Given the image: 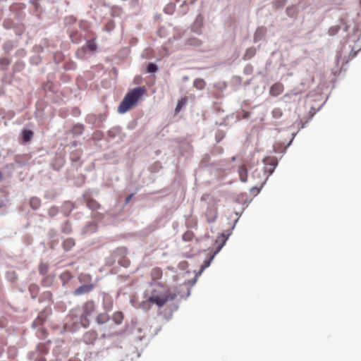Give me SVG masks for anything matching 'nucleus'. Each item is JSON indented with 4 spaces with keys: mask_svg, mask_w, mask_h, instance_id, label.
<instances>
[{
    "mask_svg": "<svg viewBox=\"0 0 361 361\" xmlns=\"http://www.w3.org/2000/svg\"><path fill=\"white\" fill-rule=\"evenodd\" d=\"M176 296V294L172 292L171 289L154 281L145 291L144 298L145 300L140 303V307L145 310H148L151 304H154L161 307L168 301L173 300Z\"/></svg>",
    "mask_w": 361,
    "mask_h": 361,
    "instance_id": "f257e3e1",
    "label": "nucleus"
},
{
    "mask_svg": "<svg viewBox=\"0 0 361 361\" xmlns=\"http://www.w3.org/2000/svg\"><path fill=\"white\" fill-rule=\"evenodd\" d=\"M144 87H138L133 89L127 93L118 107L120 114H125L134 106L145 94Z\"/></svg>",
    "mask_w": 361,
    "mask_h": 361,
    "instance_id": "f03ea898",
    "label": "nucleus"
},
{
    "mask_svg": "<svg viewBox=\"0 0 361 361\" xmlns=\"http://www.w3.org/2000/svg\"><path fill=\"white\" fill-rule=\"evenodd\" d=\"M219 239L221 240L222 241V243L219 245V247H218L217 250L214 253L213 255L211 256V257L209 258V260L207 261H205L204 262V264L202 265L201 267V269L199 271V275H200L203 271L207 268L210 264H211V262L212 261V259H214V256L221 250V248L224 247L225 243H226V238H225L224 235V234H221L219 237Z\"/></svg>",
    "mask_w": 361,
    "mask_h": 361,
    "instance_id": "7ed1b4c3",
    "label": "nucleus"
},
{
    "mask_svg": "<svg viewBox=\"0 0 361 361\" xmlns=\"http://www.w3.org/2000/svg\"><path fill=\"white\" fill-rule=\"evenodd\" d=\"M340 29H343V31L347 32L348 30V26L343 22L341 23V25H334L329 28V35H335L338 33Z\"/></svg>",
    "mask_w": 361,
    "mask_h": 361,
    "instance_id": "20e7f679",
    "label": "nucleus"
},
{
    "mask_svg": "<svg viewBox=\"0 0 361 361\" xmlns=\"http://www.w3.org/2000/svg\"><path fill=\"white\" fill-rule=\"evenodd\" d=\"M283 91V86L281 83H276L270 88V94L272 96H278Z\"/></svg>",
    "mask_w": 361,
    "mask_h": 361,
    "instance_id": "39448f33",
    "label": "nucleus"
},
{
    "mask_svg": "<svg viewBox=\"0 0 361 361\" xmlns=\"http://www.w3.org/2000/svg\"><path fill=\"white\" fill-rule=\"evenodd\" d=\"M93 288L92 285H82L74 290V294L79 295L84 293H87L92 290Z\"/></svg>",
    "mask_w": 361,
    "mask_h": 361,
    "instance_id": "423d86ee",
    "label": "nucleus"
},
{
    "mask_svg": "<svg viewBox=\"0 0 361 361\" xmlns=\"http://www.w3.org/2000/svg\"><path fill=\"white\" fill-rule=\"evenodd\" d=\"M206 216L208 222H214L217 217L216 209H208L206 212Z\"/></svg>",
    "mask_w": 361,
    "mask_h": 361,
    "instance_id": "0eeeda50",
    "label": "nucleus"
},
{
    "mask_svg": "<svg viewBox=\"0 0 361 361\" xmlns=\"http://www.w3.org/2000/svg\"><path fill=\"white\" fill-rule=\"evenodd\" d=\"M238 173L240 176V179L242 182L245 183L247 181V169L245 168V166L240 167L238 170Z\"/></svg>",
    "mask_w": 361,
    "mask_h": 361,
    "instance_id": "6e6552de",
    "label": "nucleus"
},
{
    "mask_svg": "<svg viewBox=\"0 0 361 361\" xmlns=\"http://www.w3.org/2000/svg\"><path fill=\"white\" fill-rule=\"evenodd\" d=\"M123 314L121 312H116L113 315V319L116 324H120L123 320Z\"/></svg>",
    "mask_w": 361,
    "mask_h": 361,
    "instance_id": "1a4fd4ad",
    "label": "nucleus"
},
{
    "mask_svg": "<svg viewBox=\"0 0 361 361\" xmlns=\"http://www.w3.org/2000/svg\"><path fill=\"white\" fill-rule=\"evenodd\" d=\"M204 85L205 82L202 79L197 78L194 81V86L198 90L203 89Z\"/></svg>",
    "mask_w": 361,
    "mask_h": 361,
    "instance_id": "9d476101",
    "label": "nucleus"
},
{
    "mask_svg": "<svg viewBox=\"0 0 361 361\" xmlns=\"http://www.w3.org/2000/svg\"><path fill=\"white\" fill-rule=\"evenodd\" d=\"M31 207L34 209H37L40 205V201L37 197H32L30 199Z\"/></svg>",
    "mask_w": 361,
    "mask_h": 361,
    "instance_id": "9b49d317",
    "label": "nucleus"
},
{
    "mask_svg": "<svg viewBox=\"0 0 361 361\" xmlns=\"http://www.w3.org/2000/svg\"><path fill=\"white\" fill-rule=\"evenodd\" d=\"M73 245L74 242L71 239H67L63 242V247L66 250H70Z\"/></svg>",
    "mask_w": 361,
    "mask_h": 361,
    "instance_id": "f8f14e48",
    "label": "nucleus"
},
{
    "mask_svg": "<svg viewBox=\"0 0 361 361\" xmlns=\"http://www.w3.org/2000/svg\"><path fill=\"white\" fill-rule=\"evenodd\" d=\"M32 135L33 133L31 130H25L23 133V140L25 142L29 141L32 137Z\"/></svg>",
    "mask_w": 361,
    "mask_h": 361,
    "instance_id": "ddd939ff",
    "label": "nucleus"
},
{
    "mask_svg": "<svg viewBox=\"0 0 361 361\" xmlns=\"http://www.w3.org/2000/svg\"><path fill=\"white\" fill-rule=\"evenodd\" d=\"M152 277L154 279H159L161 277V271L159 269H154L152 273Z\"/></svg>",
    "mask_w": 361,
    "mask_h": 361,
    "instance_id": "4468645a",
    "label": "nucleus"
},
{
    "mask_svg": "<svg viewBox=\"0 0 361 361\" xmlns=\"http://www.w3.org/2000/svg\"><path fill=\"white\" fill-rule=\"evenodd\" d=\"M157 68L156 66V65L153 64V63H149L148 66H147V71L148 73H154L157 71Z\"/></svg>",
    "mask_w": 361,
    "mask_h": 361,
    "instance_id": "2eb2a0df",
    "label": "nucleus"
},
{
    "mask_svg": "<svg viewBox=\"0 0 361 361\" xmlns=\"http://www.w3.org/2000/svg\"><path fill=\"white\" fill-rule=\"evenodd\" d=\"M273 116L275 118H279L282 115V111L280 109H274L272 111Z\"/></svg>",
    "mask_w": 361,
    "mask_h": 361,
    "instance_id": "dca6fc26",
    "label": "nucleus"
},
{
    "mask_svg": "<svg viewBox=\"0 0 361 361\" xmlns=\"http://www.w3.org/2000/svg\"><path fill=\"white\" fill-rule=\"evenodd\" d=\"M254 54L255 51L253 49H248L245 54V58L249 59L254 55Z\"/></svg>",
    "mask_w": 361,
    "mask_h": 361,
    "instance_id": "f3484780",
    "label": "nucleus"
},
{
    "mask_svg": "<svg viewBox=\"0 0 361 361\" xmlns=\"http://www.w3.org/2000/svg\"><path fill=\"white\" fill-rule=\"evenodd\" d=\"M185 104V99H180L178 104H177V106H176V111H179L181 107Z\"/></svg>",
    "mask_w": 361,
    "mask_h": 361,
    "instance_id": "a211bd4d",
    "label": "nucleus"
},
{
    "mask_svg": "<svg viewBox=\"0 0 361 361\" xmlns=\"http://www.w3.org/2000/svg\"><path fill=\"white\" fill-rule=\"evenodd\" d=\"M86 49H88L90 51H94L96 49V44L94 42H90Z\"/></svg>",
    "mask_w": 361,
    "mask_h": 361,
    "instance_id": "6ab92c4d",
    "label": "nucleus"
},
{
    "mask_svg": "<svg viewBox=\"0 0 361 361\" xmlns=\"http://www.w3.org/2000/svg\"><path fill=\"white\" fill-rule=\"evenodd\" d=\"M190 44L193 46H199L200 44V41L196 39H191L190 40Z\"/></svg>",
    "mask_w": 361,
    "mask_h": 361,
    "instance_id": "aec40b11",
    "label": "nucleus"
},
{
    "mask_svg": "<svg viewBox=\"0 0 361 361\" xmlns=\"http://www.w3.org/2000/svg\"><path fill=\"white\" fill-rule=\"evenodd\" d=\"M97 320L98 323H104L106 320V318L104 316H99Z\"/></svg>",
    "mask_w": 361,
    "mask_h": 361,
    "instance_id": "412c9836",
    "label": "nucleus"
},
{
    "mask_svg": "<svg viewBox=\"0 0 361 361\" xmlns=\"http://www.w3.org/2000/svg\"><path fill=\"white\" fill-rule=\"evenodd\" d=\"M202 17H201L200 16H197V19H196V22H197V23H198V22L201 23V22H202Z\"/></svg>",
    "mask_w": 361,
    "mask_h": 361,
    "instance_id": "4be33fe9",
    "label": "nucleus"
},
{
    "mask_svg": "<svg viewBox=\"0 0 361 361\" xmlns=\"http://www.w3.org/2000/svg\"><path fill=\"white\" fill-rule=\"evenodd\" d=\"M132 196L133 195H130L129 197H127L126 200V203H128L130 200V199L132 198Z\"/></svg>",
    "mask_w": 361,
    "mask_h": 361,
    "instance_id": "5701e85b",
    "label": "nucleus"
},
{
    "mask_svg": "<svg viewBox=\"0 0 361 361\" xmlns=\"http://www.w3.org/2000/svg\"><path fill=\"white\" fill-rule=\"evenodd\" d=\"M274 168H275V166H274V168L271 170L269 175H271L274 172Z\"/></svg>",
    "mask_w": 361,
    "mask_h": 361,
    "instance_id": "b1692460",
    "label": "nucleus"
},
{
    "mask_svg": "<svg viewBox=\"0 0 361 361\" xmlns=\"http://www.w3.org/2000/svg\"><path fill=\"white\" fill-rule=\"evenodd\" d=\"M87 305L90 306L92 307L93 306V304L92 302H90L87 304Z\"/></svg>",
    "mask_w": 361,
    "mask_h": 361,
    "instance_id": "393cba45",
    "label": "nucleus"
},
{
    "mask_svg": "<svg viewBox=\"0 0 361 361\" xmlns=\"http://www.w3.org/2000/svg\"><path fill=\"white\" fill-rule=\"evenodd\" d=\"M360 4H361V0H360Z\"/></svg>",
    "mask_w": 361,
    "mask_h": 361,
    "instance_id": "a878e982",
    "label": "nucleus"
}]
</instances>
